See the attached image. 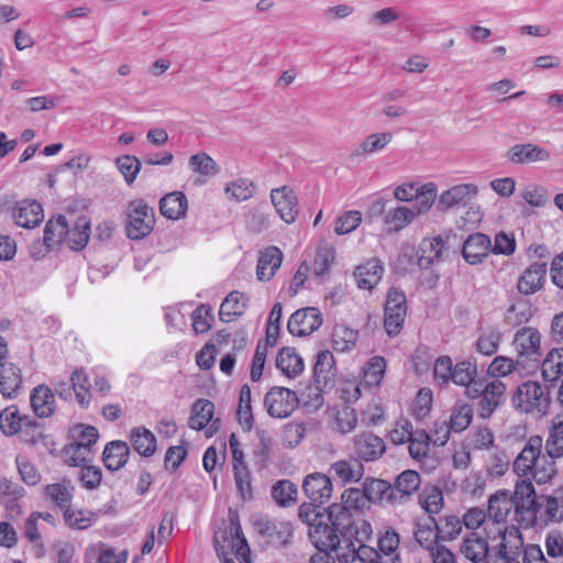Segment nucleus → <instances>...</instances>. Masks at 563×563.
Returning a JSON list of instances; mask_svg holds the SVG:
<instances>
[{
	"instance_id": "obj_1",
	"label": "nucleus",
	"mask_w": 563,
	"mask_h": 563,
	"mask_svg": "<svg viewBox=\"0 0 563 563\" xmlns=\"http://www.w3.org/2000/svg\"><path fill=\"white\" fill-rule=\"evenodd\" d=\"M299 519L309 527L308 536L317 550L330 551L342 542L355 537L357 527L341 528V520L330 509L314 504H302L299 507Z\"/></svg>"
},
{
	"instance_id": "obj_2",
	"label": "nucleus",
	"mask_w": 563,
	"mask_h": 563,
	"mask_svg": "<svg viewBox=\"0 0 563 563\" xmlns=\"http://www.w3.org/2000/svg\"><path fill=\"white\" fill-rule=\"evenodd\" d=\"M533 484L530 479L517 481L514 492L499 489L488 499L487 515L496 523L510 520L522 528L532 527Z\"/></svg>"
},
{
	"instance_id": "obj_3",
	"label": "nucleus",
	"mask_w": 563,
	"mask_h": 563,
	"mask_svg": "<svg viewBox=\"0 0 563 563\" xmlns=\"http://www.w3.org/2000/svg\"><path fill=\"white\" fill-rule=\"evenodd\" d=\"M543 440L540 435L530 437L514 461V472L520 477L533 478L538 484L549 483L556 474L554 461L541 455Z\"/></svg>"
},
{
	"instance_id": "obj_4",
	"label": "nucleus",
	"mask_w": 563,
	"mask_h": 563,
	"mask_svg": "<svg viewBox=\"0 0 563 563\" xmlns=\"http://www.w3.org/2000/svg\"><path fill=\"white\" fill-rule=\"evenodd\" d=\"M511 402L521 412L545 416L550 409L551 397L548 388L538 382L528 380L518 385Z\"/></svg>"
},
{
	"instance_id": "obj_5",
	"label": "nucleus",
	"mask_w": 563,
	"mask_h": 563,
	"mask_svg": "<svg viewBox=\"0 0 563 563\" xmlns=\"http://www.w3.org/2000/svg\"><path fill=\"white\" fill-rule=\"evenodd\" d=\"M532 527L548 526L563 521V484L554 488L551 494L537 495L533 488L531 496Z\"/></svg>"
},
{
	"instance_id": "obj_6",
	"label": "nucleus",
	"mask_w": 563,
	"mask_h": 563,
	"mask_svg": "<svg viewBox=\"0 0 563 563\" xmlns=\"http://www.w3.org/2000/svg\"><path fill=\"white\" fill-rule=\"evenodd\" d=\"M541 334L536 328L523 327L514 336L512 345L517 353L516 364L521 368L539 365L541 351Z\"/></svg>"
},
{
	"instance_id": "obj_7",
	"label": "nucleus",
	"mask_w": 563,
	"mask_h": 563,
	"mask_svg": "<svg viewBox=\"0 0 563 563\" xmlns=\"http://www.w3.org/2000/svg\"><path fill=\"white\" fill-rule=\"evenodd\" d=\"M335 376L336 367L333 354L328 350L320 351L313 366L314 388H310L311 393L308 394V398L313 406H322L321 394L333 386Z\"/></svg>"
},
{
	"instance_id": "obj_8",
	"label": "nucleus",
	"mask_w": 563,
	"mask_h": 563,
	"mask_svg": "<svg viewBox=\"0 0 563 563\" xmlns=\"http://www.w3.org/2000/svg\"><path fill=\"white\" fill-rule=\"evenodd\" d=\"M155 224L154 209L142 200L131 201L126 208L125 231L131 240H141L147 236Z\"/></svg>"
},
{
	"instance_id": "obj_9",
	"label": "nucleus",
	"mask_w": 563,
	"mask_h": 563,
	"mask_svg": "<svg viewBox=\"0 0 563 563\" xmlns=\"http://www.w3.org/2000/svg\"><path fill=\"white\" fill-rule=\"evenodd\" d=\"M366 493L360 488H347L341 495L340 504H332L329 508L339 517L341 528L356 527L354 515L368 506Z\"/></svg>"
},
{
	"instance_id": "obj_10",
	"label": "nucleus",
	"mask_w": 563,
	"mask_h": 563,
	"mask_svg": "<svg viewBox=\"0 0 563 563\" xmlns=\"http://www.w3.org/2000/svg\"><path fill=\"white\" fill-rule=\"evenodd\" d=\"M407 314L406 295L391 288L387 292L384 314V327L389 336L397 335L402 329Z\"/></svg>"
},
{
	"instance_id": "obj_11",
	"label": "nucleus",
	"mask_w": 563,
	"mask_h": 563,
	"mask_svg": "<svg viewBox=\"0 0 563 563\" xmlns=\"http://www.w3.org/2000/svg\"><path fill=\"white\" fill-rule=\"evenodd\" d=\"M297 394L286 387H272L265 395L264 406L273 418L284 419L289 417L298 407Z\"/></svg>"
},
{
	"instance_id": "obj_12",
	"label": "nucleus",
	"mask_w": 563,
	"mask_h": 563,
	"mask_svg": "<svg viewBox=\"0 0 563 563\" xmlns=\"http://www.w3.org/2000/svg\"><path fill=\"white\" fill-rule=\"evenodd\" d=\"M322 324V316L318 308L307 307L291 313L287 329L296 336H307L317 331Z\"/></svg>"
},
{
	"instance_id": "obj_13",
	"label": "nucleus",
	"mask_w": 563,
	"mask_h": 563,
	"mask_svg": "<svg viewBox=\"0 0 563 563\" xmlns=\"http://www.w3.org/2000/svg\"><path fill=\"white\" fill-rule=\"evenodd\" d=\"M448 250V239L442 235L423 238L417 250V264L420 269H429L442 262L443 254Z\"/></svg>"
},
{
	"instance_id": "obj_14",
	"label": "nucleus",
	"mask_w": 563,
	"mask_h": 563,
	"mask_svg": "<svg viewBox=\"0 0 563 563\" xmlns=\"http://www.w3.org/2000/svg\"><path fill=\"white\" fill-rule=\"evenodd\" d=\"M505 400L506 385L498 378L487 382L478 401V418L483 420L489 419Z\"/></svg>"
},
{
	"instance_id": "obj_15",
	"label": "nucleus",
	"mask_w": 563,
	"mask_h": 563,
	"mask_svg": "<svg viewBox=\"0 0 563 563\" xmlns=\"http://www.w3.org/2000/svg\"><path fill=\"white\" fill-rule=\"evenodd\" d=\"M385 451L384 440L373 432H363L353 438V453L361 462H375Z\"/></svg>"
},
{
	"instance_id": "obj_16",
	"label": "nucleus",
	"mask_w": 563,
	"mask_h": 563,
	"mask_svg": "<svg viewBox=\"0 0 563 563\" xmlns=\"http://www.w3.org/2000/svg\"><path fill=\"white\" fill-rule=\"evenodd\" d=\"M271 201L283 221L290 224L296 221L299 209L292 188L282 186L271 190Z\"/></svg>"
},
{
	"instance_id": "obj_17",
	"label": "nucleus",
	"mask_w": 563,
	"mask_h": 563,
	"mask_svg": "<svg viewBox=\"0 0 563 563\" xmlns=\"http://www.w3.org/2000/svg\"><path fill=\"white\" fill-rule=\"evenodd\" d=\"M548 263L542 260L531 263L517 280V289L521 295L529 296L540 291L545 283Z\"/></svg>"
},
{
	"instance_id": "obj_18",
	"label": "nucleus",
	"mask_w": 563,
	"mask_h": 563,
	"mask_svg": "<svg viewBox=\"0 0 563 563\" xmlns=\"http://www.w3.org/2000/svg\"><path fill=\"white\" fill-rule=\"evenodd\" d=\"M302 490L310 500L308 504L321 507L322 504L330 499L333 487L330 477L322 473H312L305 477Z\"/></svg>"
},
{
	"instance_id": "obj_19",
	"label": "nucleus",
	"mask_w": 563,
	"mask_h": 563,
	"mask_svg": "<svg viewBox=\"0 0 563 563\" xmlns=\"http://www.w3.org/2000/svg\"><path fill=\"white\" fill-rule=\"evenodd\" d=\"M490 252V238L481 232L470 234L462 246V256L470 265L482 264Z\"/></svg>"
},
{
	"instance_id": "obj_20",
	"label": "nucleus",
	"mask_w": 563,
	"mask_h": 563,
	"mask_svg": "<svg viewBox=\"0 0 563 563\" xmlns=\"http://www.w3.org/2000/svg\"><path fill=\"white\" fill-rule=\"evenodd\" d=\"M214 413V405L208 399H198L191 407V415L189 417L188 424L194 430H202L210 422V429L206 432V435L211 437L218 429L220 420H212Z\"/></svg>"
},
{
	"instance_id": "obj_21",
	"label": "nucleus",
	"mask_w": 563,
	"mask_h": 563,
	"mask_svg": "<svg viewBox=\"0 0 563 563\" xmlns=\"http://www.w3.org/2000/svg\"><path fill=\"white\" fill-rule=\"evenodd\" d=\"M257 532L267 539V542L276 548L290 543L292 531L288 523L268 519H260L255 522Z\"/></svg>"
},
{
	"instance_id": "obj_22",
	"label": "nucleus",
	"mask_w": 563,
	"mask_h": 563,
	"mask_svg": "<svg viewBox=\"0 0 563 563\" xmlns=\"http://www.w3.org/2000/svg\"><path fill=\"white\" fill-rule=\"evenodd\" d=\"M460 551L472 563H493L487 539L476 532L464 538Z\"/></svg>"
},
{
	"instance_id": "obj_23",
	"label": "nucleus",
	"mask_w": 563,
	"mask_h": 563,
	"mask_svg": "<svg viewBox=\"0 0 563 563\" xmlns=\"http://www.w3.org/2000/svg\"><path fill=\"white\" fill-rule=\"evenodd\" d=\"M23 378L21 369L11 362L0 363V394L5 399L19 397Z\"/></svg>"
},
{
	"instance_id": "obj_24",
	"label": "nucleus",
	"mask_w": 563,
	"mask_h": 563,
	"mask_svg": "<svg viewBox=\"0 0 563 563\" xmlns=\"http://www.w3.org/2000/svg\"><path fill=\"white\" fill-rule=\"evenodd\" d=\"M14 223L21 228L31 229L38 225L44 218L42 206L32 200L16 202L12 211Z\"/></svg>"
},
{
	"instance_id": "obj_25",
	"label": "nucleus",
	"mask_w": 563,
	"mask_h": 563,
	"mask_svg": "<svg viewBox=\"0 0 563 563\" xmlns=\"http://www.w3.org/2000/svg\"><path fill=\"white\" fill-rule=\"evenodd\" d=\"M283 262V252L277 246H268L258 252L256 276L258 280L274 277Z\"/></svg>"
},
{
	"instance_id": "obj_26",
	"label": "nucleus",
	"mask_w": 563,
	"mask_h": 563,
	"mask_svg": "<svg viewBox=\"0 0 563 563\" xmlns=\"http://www.w3.org/2000/svg\"><path fill=\"white\" fill-rule=\"evenodd\" d=\"M421 486V476L417 471L406 470L401 472L394 482V495L396 504L404 505Z\"/></svg>"
},
{
	"instance_id": "obj_27",
	"label": "nucleus",
	"mask_w": 563,
	"mask_h": 563,
	"mask_svg": "<svg viewBox=\"0 0 563 563\" xmlns=\"http://www.w3.org/2000/svg\"><path fill=\"white\" fill-rule=\"evenodd\" d=\"M508 159L515 164H530L536 162H547L550 159V153L532 143L516 144L507 154Z\"/></svg>"
},
{
	"instance_id": "obj_28",
	"label": "nucleus",
	"mask_w": 563,
	"mask_h": 563,
	"mask_svg": "<svg viewBox=\"0 0 563 563\" xmlns=\"http://www.w3.org/2000/svg\"><path fill=\"white\" fill-rule=\"evenodd\" d=\"M130 446L125 441L113 440L106 444L102 461L107 470L114 472L121 470L129 461Z\"/></svg>"
},
{
	"instance_id": "obj_29",
	"label": "nucleus",
	"mask_w": 563,
	"mask_h": 563,
	"mask_svg": "<svg viewBox=\"0 0 563 563\" xmlns=\"http://www.w3.org/2000/svg\"><path fill=\"white\" fill-rule=\"evenodd\" d=\"M476 194L477 189L472 184L453 186L440 195L439 207L442 210H448L454 207L466 206Z\"/></svg>"
},
{
	"instance_id": "obj_30",
	"label": "nucleus",
	"mask_w": 563,
	"mask_h": 563,
	"mask_svg": "<svg viewBox=\"0 0 563 563\" xmlns=\"http://www.w3.org/2000/svg\"><path fill=\"white\" fill-rule=\"evenodd\" d=\"M413 537L416 542L423 549L435 550L438 541L441 540L434 517L417 519L413 523Z\"/></svg>"
},
{
	"instance_id": "obj_31",
	"label": "nucleus",
	"mask_w": 563,
	"mask_h": 563,
	"mask_svg": "<svg viewBox=\"0 0 563 563\" xmlns=\"http://www.w3.org/2000/svg\"><path fill=\"white\" fill-rule=\"evenodd\" d=\"M384 267L382 262L373 257L362 265H358L354 272L355 282L361 289H373L382 279Z\"/></svg>"
},
{
	"instance_id": "obj_32",
	"label": "nucleus",
	"mask_w": 563,
	"mask_h": 563,
	"mask_svg": "<svg viewBox=\"0 0 563 563\" xmlns=\"http://www.w3.org/2000/svg\"><path fill=\"white\" fill-rule=\"evenodd\" d=\"M363 490L366 493L368 503L397 506L393 485L385 479L367 478Z\"/></svg>"
},
{
	"instance_id": "obj_33",
	"label": "nucleus",
	"mask_w": 563,
	"mask_h": 563,
	"mask_svg": "<svg viewBox=\"0 0 563 563\" xmlns=\"http://www.w3.org/2000/svg\"><path fill=\"white\" fill-rule=\"evenodd\" d=\"M330 472L343 484L356 483L364 475V465L356 456L350 460H340L333 463Z\"/></svg>"
},
{
	"instance_id": "obj_34",
	"label": "nucleus",
	"mask_w": 563,
	"mask_h": 563,
	"mask_svg": "<svg viewBox=\"0 0 563 563\" xmlns=\"http://www.w3.org/2000/svg\"><path fill=\"white\" fill-rule=\"evenodd\" d=\"M129 440L133 450L143 457H151L156 451L157 440L155 434L143 426L133 428Z\"/></svg>"
},
{
	"instance_id": "obj_35",
	"label": "nucleus",
	"mask_w": 563,
	"mask_h": 563,
	"mask_svg": "<svg viewBox=\"0 0 563 563\" xmlns=\"http://www.w3.org/2000/svg\"><path fill=\"white\" fill-rule=\"evenodd\" d=\"M544 450L552 461L563 457V412H559L554 417L549 428Z\"/></svg>"
},
{
	"instance_id": "obj_36",
	"label": "nucleus",
	"mask_w": 563,
	"mask_h": 563,
	"mask_svg": "<svg viewBox=\"0 0 563 563\" xmlns=\"http://www.w3.org/2000/svg\"><path fill=\"white\" fill-rule=\"evenodd\" d=\"M249 297L241 291H231L221 302L219 318L223 322H230L244 313Z\"/></svg>"
},
{
	"instance_id": "obj_37",
	"label": "nucleus",
	"mask_w": 563,
	"mask_h": 563,
	"mask_svg": "<svg viewBox=\"0 0 563 563\" xmlns=\"http://www.w3.org/2000/svg\"><path fill=\"white\" fill-rule=\"evenodd\" d=\"M400 536L393 527H385L378 533L377 550L389 562H399Z\"/></svg>"
},
{
	"instance_id": "obj_38",
	"label": "nucleus",
	"mask_w": 563,
	"mask_h": 563,
	"mask_svg": "<svg viewBox=\"0 0 563 563\" xmlns=\"http://www.w3.org/2000/svg\"><path fill=\"white\" fill-rule=\"evenodd\" d=\"M187 209V198L181 191L169 192L159 200L161 213L170 220H177L185 217Z\"/></svg>"
},
{
	"instance_id": "obj_39",
	"label": "nucleus",
	"mask_w": 563,
	"mask_h": 563,
	"mask_svg": "<svg viewBox=\"0 0 563 563\" xmlns=\"http://www.w3.org/2000/svg\"><path fill=\"white\" fill-rule=\"evenodd\" d=\"M276 367L285 376L292 378L303 371L305 364L294 347H283L276 356Z\"/></svg>"
},
{
	"instance_id": "obj_40",
	"label": "nucleus",
	"mask_w": 563,
	"mask_h": 563,
	"mask_svg": "<svg viewBox=\"0 0 563 563\" xmlns=\"http://www.w3.org/2000/svg\"><path fill=\"white\" fill-rule=\"evenodd\" d=\"M31 406L34 413L40 418H47L54 412L55 399L52 390L40 385L35 387L30 396Z\"/></svg>"
},
{
	"instance_id": "obj_41",
	"label": "nucleus",
	"mask_w": 563,
	"mask_h": 563,
	"mask_svg": "<svg viewBox=\"0 0 563 563\" xmlns=\"http://www.w3.org/2000/svg\"><path fill=\"white\" fill-rule=\"evenodd\" d=\"M90 238V222L86 217H79L74 227L67 223L66 244L74 251H81L87 245Z\"/></svg>"
},
{
	"instance_id": "obj_42",
	"label": "nucleus",
	"mask_w": 563,
	"mask_h": 563,
	"mask_svg": "<svg viewBox=\"0 0 563 563\" xmlns=\"http://www.w3.org/2000/svg\"><path fill=\"white\" fill-rule=\"evenodd\" d=\"M473 416V407L467 402L459 400L451 408L450 420L446 426L452 432L460 433L470 427Z\"/></svg>"
},
{
	"instance_id": "obj_43",
	"label": "nucleus",
	"mask_w": 563,
	"mask_h": 563,
	"mask_svg": "<svg viewBox=\"0 0 563 563\" xmlns=\"http://www.w3.org/2000/svg\"><path fill=\"white\" fill-rule=\"evenodd\" d=\"M65 525L74 530H86L98 519V515L88 509L73 508L69 506L63 511Z\"/></svg>"
},
{
	"instance_id": "obj_44",
	"label": "nucleus",
	"mask_w": 563,
	"mask_h": 563,
	"mask_svg": "<svg viewBox=\"0 0 563 563\" xmlns=\"http://www.w3.org/2000/svg\"><path fill=\"white\" fill-rule=\"evenodd\" d=\"M67 238V219L65 216L59 214L56 218H51L44 228L45 243L51 246L60 245L66 243Z\"/></svg>"
},
{
	"instance_id": "obj_45",
	"label": "nucleus",
	"mask_w": 563,
	"mask_h": 563,
	"mask_svg": "<svg viewBox=\"0 0 563 563\" xmlns=\"http://www.w3.org/2000/svg\"><path fill=\"white\" fill-rule=\"evenodd\" d=\"M541 374L545 382H555L563 375V347L552 349L541 363Z\"/></svg>"
},
{
	"instance_id": "obj_46",
	"label": "nucleus",
	"mask_w": 563,
	"mask_h": 563,
	"mask_svg": "<svg viewBox=\"0 0 563 563\" xmlns=\"http://www.w3.org/2000/svg\"><path fill=\"white\" fill-rule=\"evenodd\" d=\"M73 492L74 488L65 482L48 484L44 487L45 498L63 511L71 506Z\"/></svg>"
},
{
	"instance_id": "obj_47",
	"label": "nucleus",
	"mask_w": 563,
	"mask_h": 563,
	"mask_svg": "<svg viewBox=\"0 0 563 563\" xmlns=\"http://www.w3.org/2000/svg\"><path fill=\"white\" fill-rule=\"evenodd\" d=\"M393 140L389 132L373 133L367 135L352 153L351 157H360L384 150Z\"/></svg>"
},
{
	"instance_id": "obj_48",
	"label": "nucleus",
	"mask_w": 563,
	"mask_h": 563,
	"mask_svg": "<svg viewBox=\"0 0 563 563\" xmlns=\"http://www.w3.org/2000/svg\"><path fill=\"white\" fill-rule=\"evenodd\" d=\"M335 260V250L328 243L319 244L316 250V256L312 264L313 275L318 278H324L329 275L332 264Z\"/></svg>"
},
{
	"instance_id": "obj_49",
	"label": "nucleus",
	"mask_w": 563,
	"mask_h": 563,
	"mask_svg": "<svg viewBox=\"0 0 563 563\" xmlns=\"http://www.w3.org/2000/svg\"><path fill=\"white\" fill-rule=\"evenodd\" d=\"M419 504L429 517L440 514L444 505L442 490L438 486H424L419 495Z\"/></svg>"
},
{
	"instance_id": "obj_50",
	"label": "nucleus",
	"mask_w": 563,
	"mask_h": 563,
	"mask_svg": "<svg viewBox=\"0 0 563 563\" xmlns=\"http://www.w3.org/2000/svg\"><path fill=\"white\" fill-rule=\"evenodd\" d=\"M438 533L442 541H452L460 537L463 530L462 518L453 515L445 514L435 519Z\"/></svg>"
},
{
	"instance_id": "obj_51",
	"label": "nucleus",
	"mask_w": 563,
	"mask_h": 563,
	"mask_svg": "<svg viewBox=\"0 0 563 563\" xmlns=\"http://www.w3.org/2000/svg\"><path fill=\"white\" fill-rule=\"evenodd\" d=\"M357 338V331L344 324H336L332 334V347L340 353L349 352L355 346Z\"/></svg>"
},
{
	"instance_id": "obj_52",
	"label": "nucleus",
	"mask_w": 563,
	"mask_h": 563,
	"mask_svg": "<svg viewBox=\"0 0 563 563\" xmlns=\"http://www.w3.org/2000/svg\"><path fill=\"white\" fill-rule=\"evenodd\" d=\"M437 198V185L434 183H426L420 185L417 196L413 198L412 210L415 216H420L429 211Z\"/></svg>"
},
{
	"instance_id": "obj_53",
	"label": "nucleus",
	"mask_w": 563,
	"mask_h": 563,
	"mask_svg": "<svg viewBox=\"0 0 563 563\" xmlns=\"http://www.w3.org/2000/svg\"><path fill=\"white\" fill-rule=\"evenodd\" d=\"M70 384L80 407L87 408L91 398V384L87 374L82 369H76L70 376Z\"/></svg>"
},
{
	"instance_id": "obj_54",
	"label": "nucleus",
	"mask_w": 563,
	"mask_h": 563,
	"mask_svg": "<svg viewBox=\"0 0 563 563\" xmlns=\"http://www.w3.org/2000/svg\"><path fill=\"white\" fill-rule=\"evenodd\" d=\"M416 218L415 211L409 207H396L389 209L385 216L384 222L389 230L399 231Z\"/></svg>"
},
{
	"instance_id": "obj_55",
	"label": "nucleus",
	"mask_w": 563,
	"mask_h": 563,
	"mask_svg": "<svg viewBox=\"0 0 563 563\" xmlns=\"http://www.w3.org/2000/svg\"><path fill=\"white\" fill-rule=\"evenodd\" d=\"M477 378V364L471 358L457 361L451 374V382L464 386Z\"/></svg>"
},
{
	"instance_id": "obj_56",
	"label": "nucleus",
	"mask_w": 563,
	"mask_h": 563,
	"mask_svg": "<svg viewBox=\"0 0 563 563\" xmlns=\"http://www.w3.org/2000/svg\"><path fill=\"white\" fill-rule=\"evenodd\" d=\"M501 341V332L498 329L490 328L484 330L477 338L476 351L483 355H494Z\"/></svg>"
},
{
	"instance_id": "obj_57",
	"label": "nucleus",
	"mask_w": 563,
	"mask_h": 563,
	"mask_svg": "<svg viewBox=\"0 0 563 563\" xmlns=\"http://www.w3.org/2000/svg\"><path fill=\"white\" fill-rule=\"evenodd\" d=\"M297 496V486L288 481H278L272 487V497L282 507H288L295 503Z\"/></svg>"
},
{
	"instance_id": "obj_58",
	"label": "nucleus",
	"mask_w": 563,
	"mask_h": 563,
	"mask_svg": "<svg viewBox=\"0 0 563 563\" xmlns=\"http://www.w3.org/2000/svg\"><path fill=\"white\" fill-rule=\"evenodd\" d=\"M230 532L232 534L233 547L236 548L235 555L241 563H250V547L246 539L243 537L238 518H230Z\"/></svg>"
},
{
	"instance_id": "obj_59",
	"label": "nucleus",
	"mask_w": 563,
	"mask_h": 563,
	"mask_svg": "<svg viewBox=\"0 0 563 563\" xmlns=\"http://www.w3.org/2000/svg\"><path fill=\"white\" fill-rule=\"evenodd\" d=\"M431 437L424 430H418L412 433L408 443L409 454L413 460L421 461L428 455Z\"/></svg>"
},
{
	"instance_id": "obj_60",
	"label": "nucleus",
	"mask_w": 563,
	"mask_h": 563,
	"mask_svg": "<svg viewBox=\"0 0 563 563\" xmlns=\"http://www.w3.org/2000/svg\"><path fill=\"white\" fill-rule=\"evenodd\" d=\"M532 317L531 306L520 300L511 305L506 311V322L511 327H519L527 323Z\"/></svg>"
},
{
	"instance_id": "obj_61",
	"label": "nucleus",
	"mask_w": 563,
	"mask_h": 563,
	"mask_svg": "<svg viewBox=\"0 0 563 563\" xmlns=\"http://www.w3.org/2000/svg\"><path fill=\"white\" fill-rule=\"evenodd\" d=\"M22 417L15 406L7 407L0 410V429L4 434L12 435L22 428Z\"/></svg>"
},
{
	"instance_id": "obj_62",
	"label": "nucleus",
	"mask_w": 563,
	"mask_h": 563,
	"mask_svg": "<svg viewBox=\"0 0 563 563\" xmlns=\"http://www.w3.org/2000/svg\"><path fill=\"white\" fill-rule=\"evenodd\" d=\"M386 361L382 356H373L364 368L363 379L367 386H378L384 377Z\"/></svg>"
},
{
	"instance_id": "obj_63",
	"label": "nucleus",
	"mask_w": 563,
	"mask_h": 563,
	"mask_svg": "<svg viewBox=\"0 0 563 563\" xmlns=\"http://www.w3.org/2000/svg\"><path fill=\"white\" fill-rule=\"evenodd\" d=\"M64 456L69 465L81 466L91 461V451L82 443L70 442L64 448Z\"/></svg>"
},
{
	"instance_id": "obj_64",
	"label": "nucleus",
	"mask_w": 563,
	"mask_h": 563,
	"mask_svg": "<svg viewBox=\"0 0 563 563\" xmlns=\"http://www.w3.org/2000/svg\"><path fill=\"white\" fill-rule=\"evenodd\" d=\"M115 165L128 185L134 183L142 167L140 159L133 155L119 156L115 159Z\"/></svg>"
}]
</instances>
